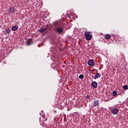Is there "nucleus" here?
I'll return each mask as SVG.
<instances>
[{
    "mask_svg": "<svg viewBox=\"0 0 128 128\" xmlns=\"http://www.w3.org/2000/svg\"><path fill=\"white\" fill-rule=\"evenodd\" d=\"M84 36H86V40H90L92 39V34H90V32H85Z\"/></svg>",
    "mask_w": 128,
    "mask_h": 128,
    "instance_id": "nucleus-2",
    "label": "nucleus"
},
{
    "mask_svg": "<svg viewBox=\"0 0 128 128\" xmlns=\"http://www.w3.org/2000/svg\"><path fill=\"white\" fill-rule=\"evenodd\" d=\"M90 95H87L86 96V98L87 100H90Z\"/></svg>",
    "mask_w": 128,
    "mask_h": 128,
    "instance_id": "nucleus-17",
    "label": "nucleus"
},
{
    "mask_svg": "<svg viewBox=\"0 0 128 128\" xmlns=\"http://www.w3.org/2000/svg\"><path fill=\"white\" fill-rule=\"evenodd\" d=\"M90 74H94V73L92 72L93 70H90Z\"/></svg>",
    "mask_w": 128,
    "mask_h": 128,
    "instance_id": "nucleus-19",
    "label": "nucleus"
},
{
    "mask_svg": "<svg viewBox=\"0 0 128 128\" xmlns=\"http://www.w3.org/2000/svg\"><path fill=\"white\" fill-rule=\"evenodd\" d=\"M18 26H12V30H14V32H16V30H18Z\"/></svg>",
    "mask_w": 128,
    "mask_h": 128,
    "instance_id": "nucleus-9",
    "label": "nucleus"
},
{
    "mask_svg": "<svg viewBox=\"0 0 128 128\" xmlns=\"http://www.w3.org/2000/svg\"><path fill=\"white\" fill-rule=\"evenodd\" d=\"M88 66H94V61L92 59L90 60L88 62Z\"/></svg>",
    "mask_w": 128,
    "mask_h": 128,
    "instance_id": "nucleus-5",
    "label": "nucleus"
},
{
    "mask_svg": "<svg viewBox=\"0 0 128 128\" xmlns=\"http://www.w3.org/2000/svg\"><path fill=\"white\" fill-rule=\"evenodd\" d=\"M53 24H55V26H56L57 24L56 22H54Z\"/></svg>",
    "mask_w": 128,
    "mask_h": 128,
    "instance_id": "nucleus-18",
    "label": "nucleus"
},
{
    "mask_svg": "<svg viewBox=\"0 0 128 128\" xmlns=\"http://www.w3.org/2000/svg\"><path fill=\"white\" fill-rule=\"evenodd\" d=\"M32 44V40L27 41L28 46H30V44Z\"/></svg>",
    "mask_w": 128,
    "mask_h": 128,
    "instance_id": "nucleus-14",
    "label": "nucleus"
},
{
    "mask_svg": "<svg viewBox=\"0 0 128 128\" xmlns=\"http://www.w3.org/2000/svg\"><path fill=\"white\" fill-rule=\"evenodd\" d=\"M111 112L113 114H118V109L114 108L112 109Z\"/></svg>",
    "mask_w": 128,
    "mask_h": 128,
    "instance_id": "nucleus-3",
    "label": "nucleus"
},
{
    "mask_svg": "<svg viewBox=\"0 0 128 128\" xmlns=\"http://www.w3.org/2000/svg\"><path fill=\"white\" fill-rule=\"evenodd\" d=\"M56 31L57 32L58 34H62V32H64V28L60 27L57 28Z\"/></svg>",
    "mask_w": 128,
    "mask_h": 128,
    "instance_id": "nucleus-4",
    "label": "nucleus"
},
{
    "mask_svg": "<svg viewBox=\"0 0 128 128\" xmlns=\"http://www.w3.org/2000/svg\"><path fill=\"white\" fill-rule=\"evenodd\" d=\"M118 94V92H116V90H114L112 92V96H116Z\"/></svg>",
    "mask_w": 128,
    "mask_h": 128,
    "instance_id": "nucleus-13",
    "label": "nucleus"
},
{
    "mask_svg": "<svg viewBox=\"0 0 128 128\" xmlns=\"http://www.w3.org/2000/svg\"><path fill=\"white\" fill-rule=\"evenodd\" d=\"M128 85H124V86H123L124 90H128Z\"/></svg>",
    "mask_w": 128,
    "mask_h": 128,
    "instance_id": "nucleus-16",
    "label": "nucleus"
},
{
    "mask_svg": "<svg viewBox=\"0 0 128 128\" xmlns=\"http://www.w3.org/2000/svg\"><path fill=\"white\" fill-rule=\"evenodd\" d=\"M100 73H97L95 76H94V80H96V78H98V77L100 76Z\"/></svg>",
    "mask_w": 128,
    "mask_h": 128,
    "instance_id": "nucleus-12",
    "label": "nucleus"
},
{
    "mask_svg": "<svg viewBox=\"0 0 128 128\" xmlns=\"http://www.w3.org/2000/svg\"><path fill=\"white\" fill-rule=\"evenodd\" d=\"M5 32L6 34H10V28L6 29Z\"/></svg>",
    "mask_w": 128,
    "mask_h": 128,
    "instance_id": "nucleus-11",
    "label": "nucleus"
},
{
    "mask_svg": "<svg viewBox=\"0 0 128 128\" xmlns=\"http://www.w3.org/2000/svg\"><path fill=\"white\" fill-rule=\"evenodd\" d=\"M102 68H99L98 70H102Z\"/></svg>",
    "mask_w": 128,
    "mask_h": 128,
    "instance_id": "nucleus-20",
    "label": "nucleus"
},
{
    "mask_svg": "<svg viewBox=\"0 0 128 128\" xmlns=\"http://www.w3.org/2000/svg\"><path fill=\"white\" fill-rule=\"evenodd\" d=\"M16 12V9H14V7H10L9 10H8V14H14Z\"/></svg>",
    "mask_w": 128,
    "mask_h": 128,
    "instance_id": "nucleus-6",
    "label": "nucleus"
},
{
    "mask_svg": "<svg viewBox=\"0 0 128 128\" xmlns=\"http://www.w3.org/2000/svg\"><path fill=\"white\" fill-rule=\"evenodd\" d=\"M91 85L92 88H98V82H92L91 84Z\"/></svg>",
    "mask_w": 128,
    "mask_h": 128,
    "instance_id": "nucleus-7",
    "label": "nucleus"
},
{
    "mask_svg": "<svg viewBox=\"0 0 128 128\" xmlns=\"http://www.w3.org/2000/svg\"><path fill=\"white\" fill-rule=\"evenodd\" d=\"M99 104H100V102H98V100H94V106H98Z\"/></svg>",
    "mask_w": 128,
    "mask_h": 128,
    "instance_id": "nucleus-10",
    "label": "nucleus"
},
{
    "mask_svg": "<svg viewBox=\"0 0 128 128\" xmlns=\"http://www.w3.org/2000/svg\"><path fill=\"white\" fill-rule=\"evenodd\" d=\"M112 38V36L109 34H106L104 36L105 40H110V38Z\"/></svg>",
    "mask_w": 128,
    "mask_h": 128,
    "instance_id": "nucleus-8",
    "label": "nucleus"
},
{
    "mask_svg": "<svg viewBox=\"0 0 128 128\" xmlns=\"http://www.w3.org/2000/svg\"><path fill=\"white\" fill-rule=\"evenodd\" d=\"M50 30V26L49 24H46V28H42L40 29L39 30L40 32H41L42 34L44 32V30Z\"/></svg>",
    "mask_w": 128,
    "mask_h": 128,
    "instance_id": "nucleus-1",
    "label": "nucleus"
},
{
    "mask_svg": "<svg viewBox=\"0 0 128 128\" xmlns=\"http://www.w3.org/2000/svg\"><path fill=\"white\" fill-rule=\"evenodd\" d=\"M84 78V74H80L79 76V78H80V80Z\"/></svg>",
    "mask_w": 128,
    "mask_h": 128,
    "instance_id": "nucleus-15",
    "label": "nucleus"
}]
</instances>
